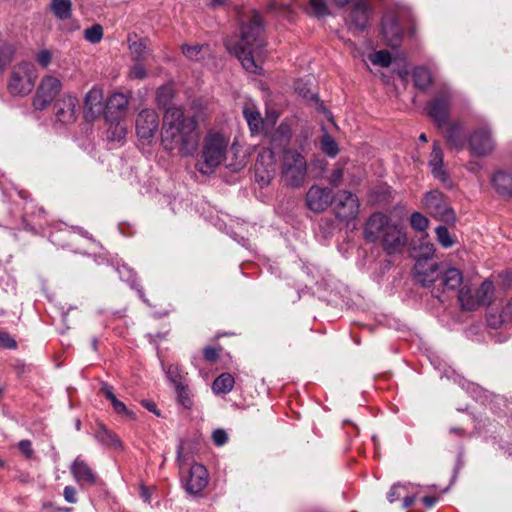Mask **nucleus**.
<instances>
[{
	"label": "nucleus",
	"mask_w": 512,
	"mask_h": 512,
	"mask_svg": "<svg viewBox=\"0 0 512 512\" xmlns=\"http://www.w3.org/2000/svg\"><path fill=\"white\" fill-rule=\"evenodd\" d=\"M198 123L194 117L185 116L179 107H168L163 117L161 144L166 151H177L191 156L198 147Z\"/></svg>",
	"instance_id": "nucleus-1"
},
{
	"label": "nucleus",
	"mask_w": 512,
	"mask_h": 512,
	"mask_svg": "<svg viewBox=\"0 0 512 512\" xmlns=\"http://www.w3.org/2000/svg\"><path fill=\"white\" fill-rule=\"evenodd\" d=\"M265 46L262 20L259 13L253 11L240 25L239 39L233 47L234 54L246 71L259 74V63L265 57Z\"/></svg>",
	"instance_id": "nucleus-2"
},
{
	"label": "nucleus",
	"mask_w": 512,
	"mask_h": 512,
	"mask_svg": "<svg viewBox=\"0 0 512 512\" xmlns=\"http://www.w3.org/2000/svg\"><path fill=\"white\" fill-rule=\"evenodd\" d=\"M363 234L366 241L379 245L390 256L401 254L408 243L404 227L382 212L369 216Z\"/></svg>",
	"instance_id": "nucleus-3"
},
{
	"label": "nucleus",
	"mask_w": 512,
	"mask_h": 512,
	"mask_svg": "<svg viewBox=\"0 0 512 512\" xmlns=\"http://www.w3.org/2000/svg\"><path fill=\"white\" fill-rule=\"evenodd\" d=\"M230 137L218 130H209L203 138L201 161L197 170L202 174H211L222 165L228 154Z\"/></svg>",
	"instance_id": "nucleus-4"
},
{
	"label": "nucleus",
	"mask_w": 512,
	"mask_h": 512,
	"mask_svg": "<svg viewBox=\"0 0 512 512\" xmlns=\"http://www.w3.org/2000/svg\"><path fill=\"white\" fill-rule=\"evenodd\" d=\"M307 176V161L295 149H284L281 162V178L284 184L298 188L305 182Z\"/></svg>",
	"instance_id": "nucleus-5"
},
{
	"label": "nucleus",
	"mask_w": 512,
	"mask_h": 512,
	"mask_svg": "<svg viewBox=\"0 0 512 512\" xmlns=\"http://www.w3.org/2000/svg\"><path fill=\"white\" fill-rule=\"evenodd\" d=\"M37 73L35 67L30 62H20L16 64L8 77L7 90L12 96H26L35 86Z\"/></svg>",
	"instance_id": "nucleus-6"
},
{
	"label": "nucleus",
	"mask_w": 512,
	"mask_h": 512,
	"mask_svg": "<svg viewBox=\"0 0 512 512\" xmlns=\"http://www.w3.org/2000/svg\"><path fill=\"white\" fill-rule=\"evenodd\" d=\"M453 91L446 85L441 86L426 105L428 116L442 129L450 118Z\"/></svg>",
	"instance_id": "nucleus-7"
},
{
	"label": "nucleus",
	"mask_w": 512,
	"mask_h": 512,
	"mask_svg": "<svg viewBox=\"0 0 512 512\" xmlns=\"http://www.w3.org/2000/svg\"><path fill=\"white\" fill-rule=\"evenodd\" d=\"M493 295V283L490 280H485L475 292H472L468 286L464 285L458 292V300L462 309L473 311L479 306L489 305Z\"/></svg>",
	"instance_id": "nucleus-8"
},
{
	"label": "nucleus",
	"mask_w": 512,
	"mask_h": 512,
	"mask_svg": "<svg viewBox=\"0 0 512 512\" xmlns=\"http://www.w3.org/2000/svg\"><path fill=\"white\" fill-rule=\"evenodd\" d=\"M423 207L430 216L438 221L445 223L455 221V213L447 197L439 190H432L425 194Z\"/></svg>",
	"instance_id": "nucleus-9"
},
{
	"label": "nucleus",
	"mask_w": 512,
	"mask_h": 512,
	"mask_svg": "<svg viewBox=\"0 0 512 512\" xmlns=\"http://www.w3.org/2000/svg\"><path fill=\"white\" fill-rule=\"evenodd\" d=\"M62 89L61 81L54 76L42 78L33 98V106L37 110L48 107Z\"/></svg>",
	"instance_id": "nucleus-10"
},
{
	"label": "nucleus",
	"mask_w": 512,
	"mask_h": 512,
	"mask_svg": "<svg viewBox=\"0 0 512 512\" xmlns=\"http://www.w3.org/2000/svg\"><path fill=\"white\" fill-rule=\"evenodd\" d=\"M335 216L340 221L349 222L357 218L359 214V201L356 195L347 191H339L335 197Z\"/></svg>",
	"instance_id": "nucleus-11"
},
{
	"label": "nucleus",
	"mask_w": 512,
	"mask_h": 512,
	"mask_svg": "<svg viewBox=\"0 0 512 512\" xmlns=\"http://www.w3.org/2000/svg\"><path fill=\"white\" fill-rule=\"evenodd\" d=\"M468 147L472 155L486 156L494 149V141L491 131L487 127H479L470 134Z\"/></svg>",
	"instance_id": "nucleus-12"
},
{
	"label": "nucleus",
	"mask_w": 512,
	"mask_h": 512,
	"mask_svg": "<svg viewBox=\"0 0 512 512\" xmlns=\"http://www.w3.org/2000/svg\"><path fill=\"white\" fill-rule=\"evenodd\" d=\"M275 174V155L271 148H263L255 163L256 180L261 185H268Z\"/></svg>",
	"instance_id": "nucleus-13"
},
{
	"label": "nucleus",
	"mask_w": 512,
	"mask_h": 512,
	"mask_svg": "<svg viewBox=\"0 0 512 512\" xmlns=\"http://www.w3.org/2000/svg\"><path fill=\"white\" fill-rule=\"evenodd\" d=\"M334 196L329 188L313 185L306 193V205L315 212L325 211L333 202Z\"/></svg>",
	"instance_id": "nucleus-14"
},
{
	"label": "nucleus",
	"mask_w": 512,
	"mask_h": 512,
	"mask_svg": "<svg viewBox=\"0 0 512 512\" xmlns=\"http://www.w3.org/2000/svg\"><path fill=\"white\" fill-rule=\"evenodd\" d=\"M159 128V117L152 109H143L136 118L137 136L144 140L154 137Z\"/></svg>",
	"instance_id": "nucleus-15"
},
{
	"label": "nucleus",
	"mask_w": 512,
	"mask_h": 512,
	"mask_svg": "<svg viewBox=\"0 0 512 512\" xmlns=\"http://www.w3.org/2000/svg\"><path fill=\"white\" fill-rule=\"evenodd\" d=\"M78 99L76 96L67 94L56 100L54 103V113L57 121L63 124L74 123L77 119L76 108Z\"/></svg>",
	"instance_id": "nucleus-16"
},
{
	"label": "nucleus",
	"mask_w": 512,
	"mask_h": 512,
	"mask_svg": "<svg viewBox=\"0 0 512 512\" xmlns=\"http://www.w3.org/2000/svg\"><path fill=\"white\" fill-rule=\"evenodd\" d=\"M382 34L388 46L396 48L400 45L402 28L394 13L388 12L384 14L382 18Z\"/></svg>",
	"instance_id": "nucleus-17"
},
{
	"label": "nucleus",
	"mask_w": 512,
	"mask_h": 512,
	"mask_svg": "<svg viewBox=\"0 0 512 512\" xmlns=\"http://www.w3.org/2000/svg\"><path fill=\"white\" fill-rule=\"evenodd\" d=\"M103 91L99 87L90 89L84 98V117L93 121L104 112Z\"/></svg>",
	"instance_id": "nucleus-18"
},
{
	"label": "nucleus",
	"mask_w": 512,
	"mask_h": 512,
	"mask_svg": "<svg viewBox=\"0 0 512 512\" xmlns=\"http://www.w3.org/2000/svg\"><path fill=\"white\" fill-rule=\"evenodd\" d=\"M208 484V473L206 468L198 463L191 466L188 478L185 482V490L190 495H199Z\"/></svg>",
	"instance_id": "nucleus-19"
},
{
	"label": "nucleus",
	"mask_w": 512,
	"mask_h": 512,
	"mask_svg": "<svg viewBox=\"0 0 512 512\" xmlns=\"http://www.w3.org/2000/svg\"><path fill=\"white\" fill-rule=\"evenodd\" d=\"M440 266L435 262L421 261L414 265V277L423 287H429L439 279Z\"/></svg>",
	"instance_id": "nucleus-20"
},
{
	"label": "nucleus",
	"mask_w": 512,
	"mask_h": 512,
	"mask_svg": "<svg viewBox=\"0 0 512 512\" xmlns=\"http://www.w3.org/2000/svg\"><path fill=\"white\" fill-rule=\"evenodd\" d=\"M444 138L450 149L461 151L466 145L464 127L459 121L447 122Z\"/></svg>",
	"instance_id": "nucleus-21"
},
{
	"label": "nucleus",
	"mask_w": 512,
	"mask_h": 512,
	"mask_svg": "<svg viewBox=\"0 0 512 512\" xmlns=\"http://www.w3.org/2000/svg\"><path fill=\"white\" fill-rule=\"evenodd\" d=\"M71 473L76 482L80 485H95L97 476L91 467L82 459L77 457L71 465Z\"/></svg>",
	"instance_id": "nucleus-22"
},
{
	"label": "nucleus",
	"mask_w": 512,
	"mask_h": 512,
	"mask_svg": "<svg viewBox=\"0 0 512 512\" xmlns=\"http://www.w3.org/2000/svg\"><path fill=\"white\" fill-rule=\"evenodd\" d=\"M370 6L364 0L357 1L350 13L351 22L358 30H365L369 25Z\"/></svg>",
	"instance_id": "nucleus-23"
},
{
	"label": "nucleus",
	"mask_w": 512,
	"mask_h": 512,
	"mask_svg": "<svg viewBox=\"0 0 512 512\" xmlns=\"http://www.w3.org/2000/svg\"><path fill=\"white\" fill-rule=\"evenodd\" d=\"M428 164L433 176L442 183H446L449 176L446 170L443 169V151L437 143L433 144Z\"/></svg>",
	"instance_id": "nucleus-24"
},
{
	"label": "nucleus",
	"mask_w": 512,
	"mask_h": 512,
	"mask_svg": "<svg viewBox=\"0 0 512 512\" xmlns=\"http://www.w3.org/2000/svg\"><path fill=\"white\" fill-rule=\"evenodd\" d=\"M441 273L439 280L443 292L456 290L463 284V275L459 269L450 267Z\"/></svg>",
	"instance_id": "nucleus-25"
},
{
	"label": "nucleus",
	"mask_w": 512,
	"mask_h": 512,
	"mask_svg": "<svg viewBox=\"0 0 512 512\" xmlns=\"http://www.w3.org/2000/svg\"><path fill=\"white\" fill-rule=\"evenodd\" d=\"M100 391L104 394V396L111 402L114 411L119 415H125L131 419L135 418V414L128 410L126 405L117 399L113 392V387L107 383H102Z\"/></svg>",
	"instance_id": "nucleus-26"
},
{
	"label": "nucleus",
	"mask_w": 512,
	"mask_h": 512,
	"mask_svg": "<svg viewBox=\"0 0 512 512\" xmlns=\"http://www.w3.org/2000/svg\"><path fill=\"white\" fill-rule=\"evenodd\" d=\"M434 253V244L426 237H422L413 247V257L416 260L415 263H419L421 261L429 262V260L434 256Z\"/></svg>",
	"instance_id": "nucleus-27"
},
{
	"label": "nucleus",
	"mask_w": 512,
	"mask_h": 512,
	"mask_svg": "<svg viewBox=\"0 0 512 512\" xmlns=\"http://www.w3.org/2000/svg\"><path fill=\"white\" fill-rule=\"evenodd\" d=\"M492 183L499 194L512 195V174L498 171L493 175Z\"/></svg>",
	"instance_id": "nucleus-28"
},
{
	"label": "nucleus",
	"mask_w": 512,
	"mask_h": 512,
	"mask_svg": "<svg viewBox=\"0 0 512 512\" xmlns=\"http://www.w3.org/2000/svg\"><path fill=\"white\" fill-rule=\"evenodd\" d=\"M243 116L252 134L258 133L263 128V119L259 111L251 104L243 108Z\"/></svg>",
	"instance_id": "nucleus-29"
},
{
	"label": "nucleus",
	"mask_w": 512,
	"mask_h": 512,
	"mask_svg": "<svg viewBox=\"0 0 512 512\" xmlns=\"http://www.w3.org/2000/svg\"><path fill=\"white\" fill-rule=\"evenodd\" d=\"M96 439L103 445L115 449H122V442L119 437L104 426H100L95 433Z\"/></svg>",
	"instance_id": "nucleus-30"
},
{
	"label": "nucleus",
	"mask_w": 512,
	"mask_h": 512,
	"mask_svg": "<svg viewBox=\"0 0 512 512\" xmlns=\"http://www.w3.org/2000/svg\"><path fill=\"white\" fill-rule=\"evenodd\" d=\"M50 11L60 21H65L72 16L71 0H51L49 5Z\"/></svg>",
	"instance_id": "nucleus-31"
},
{
	"label": "nucleus",
	"mask_w": 512,
	"mask_h": 512,
	"mask_svg": "<svg viewBox=\"0 0 512 512\" xmlns=\"http://www.w3.org/2000/svg\"><path fill=\"white\" fill-rule=\"evenodd\" d=\"M291 136L292 130L290 125L287 123H281L272 135V144L275 147H283L284 149H287L286 147L290 143Z\"/></svg>",
	"instance_id": "nucleus-32"
},
{
	"label": "nucleus",
	"mask_w": 512,
	"mask_h": 512,
	"mask_svg": "<svg viewBox=\"0 0 512 512\" xmlns=\"http://www.w3.org/2000/svg\"><path fill=\"white\" fill-rule=\"evenodd\" d=\"M412 77L415 86L422 91L428 89L433 82L431 72L422 66L416 67L413 70Z\"/></svg>",
	"instance_id": "nucleus-33"
},
{
	"label": "nucleus",
	"mask_w": 512,
	"mask_h": 512,
	"mask_svg": "<svg viewBox=\"0 0 512 512\" xmlns=\"http://www.w3.org/2000/svg\"><path fill=\"white\" fill-rule=\"evenodd\" d=\"M234 378L229 373H222L213 382L212 389L215 394H227L234 387Z\"/></svg>",
	"instance_id": "nucleus-34"
},
{
	"label": "nucleus",
	"mask_w": 512,
	"mask_h": 512,
	"mask_svg": "<svg viewBox=\"0 0 512 512\" xmlns=\"http://www.w3.org/2000/svg\"><path fill=\"white\" fill-rule=\"evenodd\" d=\"M128 105V98L122 93H114L108 100L106 118L109 119V114L118 112L122 114Z\"/></svg>",
	"instance_id": "nucleus-35"
},
{
	"label": "nucleus",
	"mask_w": 512,
	"mask_h": 512,
	"mask_svg": "<svg viewBox=\"0 0 512 512\" xmlns=\"http://www.w3.org/2000/svg\"><path fill=\"white\" fill-rule=\"evenodd\" d=\"M129 51L135 62H142L146 59L147 48L142 40H132V36H128Z\"/></svg>",
	"instance_id": "nucleus-36"
},
{
	"label": "nucleus",
	"mask_w": 512,
	"mask_h": 512,
	"mask_svg": "<svg viewBox=\"0 0 512 512\" xmlns=\"http://www.w3.org/2000/svg\"><path fill=\"white\" fill-rule=\"evenodd\" d=\"M15 47L10 43H3L0 45V75L12 63L15 57Z\"/></svg>",
	"instance_id": "nucleus-37"
},
{
	"label": "nucleus",
	"mask_w": 512,
	"mask_h": 512,
	"mask_svg": "<svg viewBox=\"0 0 512 512\" xmlns=\"http://www.w3.org/2000/svg\"><path fill=\"white\" fill-rule=\"evenodd\" d=\"M174 89L172 85L165 84L160 86L156 92V102L158 106L166 108L172 101Z\"/></svg>",
	"instance_id": "nucleus-38"
},
{
	"label": "nucleus",
	"mask_w": 512,
	"mask_h": 512,
	"mask_svg": "<svg viewBox=\"0 0 512 512\" xmlns=\"http://www.w3.org/2000/svg\"><path fill=\"white\" fill-rule=\"evenodd\" d=\"M307 11L316 17H323L329 14L325 0H309Z\"/></svg>",
	"instance_id": "nucleus-39"
},
{
	"label": "nucleus",
	"mask_w": 512,
	"mask_h": 512,
	"mask_svg": "<svg viewBox=\"0 0 512 512\" xmlns=\"http://www.w3.org/2000/svg\"><path fill=\"white\" fill-rule=\"evenodd\" d=\"M411 227L419 232H423L428 228L429 220L420 212H414L410 216Z\"/></svg>",
	"instance_id": "nucleus-40"
},
{
	"label": "nucleus",
	"mask_w": 512,
	"mask_h": 512,
	"mask_svg": "<svg viewBox=\"0 0 512 512\" xmlns=\"http://www.w3.org/2000/svg\"><path fill=\"white\" fill-rule=\"evenodd\" d=\"M84 38L90 43H98L103 38V28L99 24H95L84 31Z\"/></svg>",
	"instance_id": "nucleus-41"
},
{
	"label": "nucleus",
	"mask_w": 512,
	"mask_h": 512,
	"mask_svg": "<svg viewBox=\"0 0 512 512\" xmlns=\"http://www.w3.org/2000/svg\"><path fill=\"white\" fill-rule=\"evenodd\" d=\"M369 59L374 65H379L381 67H389L391 64V55L386 50H380L371 54Z\"/></svg>",
	"instance_id": "nucleus-42"
},
{
	"label": "nucleus",
	"mask_w": 512,
	"mask_h": 512,
	"mask_svg": "<svg viewBox=\"0 0 512 512\" xmlns=\"http://www.w3.org/2000/svg\"><path fill=\"white\" fill-rule=\"evenodd\" d=\"M321 149L329 157H335L338 153V146L334 139L329 135H324L321 140Z\"/></svg>",
	"instance_id": "nucleus-43"
},
{
	"label": "nucleus",
	"mask_w": 512,
	"mask_h": 512,
	"mask_svg": "<svg viewBox=\"0 0 512 512\" xmlns=\"http://www.w3.org/2000/svg\"><path fill=\"white\" fill-rule=\"evenodd\" d=\"M205 49L206 47L203 45H184L182 47V52L190 60H199L203 57Z\"/></svg>",
	"instance_id": "nucleus-44"
},
{
	"label": "nucleus",
	"mask_w": 512,
	"mask_h": 512,
	"mask_svg": "<svg viewBox=\"0 0 512 512\" xmlns=\"http://www.w3.org/2000/svg\"><path fill=\"white\" fill-rule=\"evenodd\" d=\"M438 242L444 247L449 248L454 244L448 229L445 226H438L435 230Z\"/></svg>",
	"instance_id": "nucleus-45"
},
{
	"label": "nucleus",
	"mask_w": 512,
	"mask_h": 512,
	"mask_svg": "<svg viewBox=\"0 0 512 512\" xmlns=\"http://www.w3.org/2000/svg\"><path fill=\"white\" fill-rule=\"evenodd\" d=\"M172 380L176 384L179 403L185 408H190L192 406V400L187 389L180 382H177L176 379L173 378Z\"/></svg>",
	"instance_id": "nucleus-46"
},
{
	"label": "nucleus",
	"mask_w": 512,
	"mask_h": 512,
	"mask_svg": "<svg viewBox=\"0 0 512 512\" xmlns=\"http://www.w3.org/2000/svg\"><path fill=\"white\" fill-rule=\"evenodd\" d=\"M147 76L146 68L141 62H136L129 69L128 77L131 79L143 80Z\"/></svg>",
	"instance_id": "nucleus-47"
},
{
	"label": "nucleus",
	"mask_w": 512,
	"mask_h": 512,
	"mask_svg": "<svg viewBox=\"0 0 512 512\" xmlns=\"http://www.w3.org/2000/svg\"><path fill=\"white\" fill-rule=\"evenodd\" d=\"M125 134H126V129L119 121H117L115 126L111 125V128L108 131V137L112 140L120 141L121 139H123L125 137Z\"/></svg>",
	"instance_id": "nucleus-48"
},
{
	"label": "nucleus",
	"mask_w": 512,
	"mask_h": 512,
	"mask_svg": "<svg viewBox=\"0 0 512 512\" xmlns=\"http://www.w3.org/2000/svg\"><path fill=\"white\" fill-rule=\"evenodd\" d=\"M343 177V168H336L331 172L330 176L328 177V182L331 186L338 187L342 183Z\"/></svg>",
	"instance_id": "nucleus-49"
},
{
	"label": "nucleus",
	"mask_w": 512,
	"mask_h": 512,
	"mask_svg": "<svg viewBox=\"0 0 512 512\" xmlns=\"http://www.w3.org/2000/svg\"><path fill=\"white\" fill-rule=\"evenodd\" d=\"M0 346L8 349H14L16 348L17 343L8 333L0 331Z\"/></svg>",
	"instance_id": "nucleus-50"
},
{
	"label": "nucleus",
	"mask_w": 512,
	"mask_h": 512,
	"mask_svg": "<svg viewBox=\"0 0 512 512\" xmlns=\"http://www.w3.org/2000/svg\"><path fill=\"white\" fill-rule=\"evenodd\" d=\"M36 60L42 67L46 68L52 60V54L49 50H41L37 56Z\"/></svg>",
	"instance_id": "nucleus-51"
},
{
	"label": "nucleus",
	"mask_w": 512,
	"mask_h": 512,
	"mask_svg": "<svg viewBox=\"0 0 512 512\" xmlns=\"http://www.w3.org/2000/svg\"><path fill=\"white\" fill-rule=\"evenodd\" d=\"M212 439L215 445L222 446L227 442L228 436L224 430L217 429L213 432Z\"/></svg>",
	"instance_id": "nucleus-52"
},
{
	"label": "nucleus",
	"mask_w": 512,
	"mask_h": 512,
	"mask_svg": "<svg viewBox=\"0 0 512 512\" xmlns=\"http://www.w3.org/2000/svg\"><path fill=\"white\" fill-rule=\"evenodd\" d=\"M203 354H204L205 360H207L209 362H215L219 358V350L216 349L215 347H211V346L205 347Z\"/></svg>",
	"instance_id": "nucleus-53"
},
{
	"label": "nucleus",
	"mask_w": 512,
	"mask_h": 512,
	"mask_svg": "<svg viewBox=\"0 0 512 512\" xmlns=\"http://www.w3.org/2000/svg\"><path fill=\"white\" fill-rule=\"evenodd\" d=\"M64 498L69 503H76V490L72 486H66L64 488Z\"/></svg>",
	"instance_id": "nucleus-54"
},
{
	"label": "nucleus",
	"mask_w": 512,
	"mask_h": 512,
	"mask_svg": "<svg viewBox=\"0 0 512 512\" xmlns=\"http://www.w3.org/2000/svg\"><path fill=\"white\" fill-rule=\"evenodd\" d=\"M500 317L502 318V321L512 323V299L507 303Z\"/></svg>",
	"instance_id": "nucleus-55"
},
{
	"label": "nucleus",
	"mask_w": 512,
	"mask_h": 512,
	"mask_svg": "<svg viewBox=\"0 0 512 512\" xmlns=\"http://www.w3.org/2000/svg\"><path fill=\"white\" fill-rule=\"evenodd\" d=\"M20 451L27 457H31L33 450L31 448V442L29 440H22L19 442Z\"/></svg>",
	"instance_id": "nucleus-56"
},
{
	"label": "nucleus",
	"mask_w": 512,
	"mask_h": 512,
	"mask_svg": "<svg viewBox=\"0 0 512 512\" xmlns=\"http://www.w3.org/2000/svg\"><path fill=\"white\" fill-rule=\"evenodd\" d=\"M401 486L400 485H394L391 487L389 493H388V500L393 503L395 502L396 500L399 499L400 497V490H401Z\"/></svg>",
	"instance_id": "nucleus-57"
},
{
	"label": "nucleus",
	"mask_w": 512,
	"mask_h": 512,
	"mask_svg": "<svg viewBox=\"0 0 512 512\" xmlns=\"http://www.w3.org/2000/svg\"><path fill=\"white\" fill-rule=\"evenodd\" d=\"M422 501L427 508H432L438 501V498L435 496H425Z\"/></svg>",
	"instance_id": "nucleus-58"
},
{
	"label": "nucleus",
	"mask_w": 512,
	"mask_h": 512,
	"mask_svg": "<svg viewBox=\"0 0 512 512\" xmlns=\"http://www.w3.org/2000/svg\"><path fill=\"white\" fill-rule=\"evenodd\" d=\"M295 91L302 97L309 98V90H307L306 88H301L299 82L295 85ZM310 97L314 98V95L311 94Z\"/></svg>",
	"instance_id": "nucleus-59"
},
{
	"label": "nucleus",
	"mask_w": 512,
	"mask_h": 512,
	"mask_svg": "<svg viewBox=\"0 0 512 512\" xmlns=\"http://www.w3.org/2000/svg\"><path fill=\"white\" fill-rule=\"evenodd\" d=\"M143 406L149 410L150 412H153L155 413L156 415H159V412L157 411V408H156V404L154 402H151V401H143L142 402Z\"/></svg>",
	"instance_id": "nucleus-60"
},
{
	"label": "nucleus",
	"mask_w": 512,
	"mask_h": 512,
	"mask_svg": "<svg viewBox=\"0 0 512 512\" xmlns=\"http://www.w3.org/2000/svg\"><path fill=\"white\" fill-rule=\"evenodd\" d=\"M141 496L145 502H150V493L147 488H145V487L141 488Z\"/></svg>",
	"instance_id": "nucleus-61"
},
{
	"label": "nucleus",
	"mask_w": 512,
	"mask_h": 512,
	"mask_svg": "<svg viewBox=\"0 0 512 512\" xmlns=\"http://www.w3.org/2000/svg\"><path fill=\"white\" fill-rule=\"evenodd\" d=\"M413 503H414V497H405L404 501H403V506L405 508H408V507L412 506Z\"/></svg>",
	"instance_id": "nucleus-62"
},
{
	"label": "nucleus",
	"mask_w": 512,
	"mask_h": 512,
	"mask_svg": "<svg viewBox=\"0 0 512 512\" xmlns=\"http://www.w3.org/2000/svg\"><path fill=\"white\" fill-rule=\"evenodd\" d=\"M334 3L340 7H343L345 6L346 4L349 3L350 0H333Z\"/></svg>",
	"instance_id": "nucleus-63"
},
{
	"label": "nucleus",
	"mask_w": 512,
	"mask_h": 512,
	"mask_svg": "<svg viewBox=\"0 0 512 512\" xmlns=\"http://www.w3.org/2000/svg\"><path fill=\"white\" fill-rule=\"evenodd\" d=\"M488 321H489V325L494 327V328H496L498 323L503 322L501 317H500L499 320H491V319H489Z\"/></svg>",
	"instance_id": "nucleus-64"
}]
</instances>
